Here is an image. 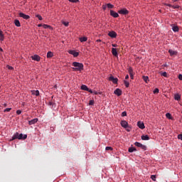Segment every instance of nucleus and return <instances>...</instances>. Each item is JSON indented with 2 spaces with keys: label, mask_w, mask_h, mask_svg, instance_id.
<instances>
[{
  "label": "nucleus",
  "mask_w": 182,
  "mask_h": 182,
  "mask_svg": "<svg viewBox=\"0 0 182 182\" xmlns=\"http://www.w3.org/2000/svg\"><path fill=\"white\" fill-rule=\"evenodd\" d=\"M72 66L74 68H72L73 72H82L85 66L83 65V63H78V62H73L72 63Z\"/></svg>",
  "instance_id": "obj_1"
},
{
  "label": "nucleus",
  "mask_w": 182,
  "mask_h": 182,
  "mask_svg": "<svg viewBox=\"0 0 182 182\" xmlns=\"http://www.w3.org/2000/svg\"><path fill=\"white\" fill-rule=\"evenodd\" d=\"M27 137H28L27 134H19L16 132L13 135L12 140H15L16 139H18V140H25L26 139Z\"/></svg>",
  "instance_id": "obj_2"
},
{
  "label": "nucleus",
  "mask_w": 182,
  "mask_h": 182,
  "mask_svg": "<svg viewBox=\"0 0 182 182\" xmlns=\"http://www.w3.org/2000/svg\"><path fill=\"white\" fill-rule=\"evenodd\" d=\"M134 145L136 146V147H139L140 149H141L142 150H147V146H146V145H143L140 142H135L134 143Z\"/></svg>",
  "instance_id": "obj_3"
},
{
  "label": "nucleus",
  "mask_w": 182,
  "mask_h": 182,
  "mask_svg": "<svg viewBox=\"0 0 182 182\" xmlns=\"http://www.w3.org/2000/svg\"><path fill=\"white\" fill-rule=\"evenodd\" d=\"M136 125L138 126V127L139 129H141V130L146 129V126H144V122H141V121H139L136 124Z\"/></svg>",
  "instance_id": "obj_4"
},
{
  "label": "nucleus",
  "mask_w": 182,
  "mask_h": 182,
  "mask_svg": "<svg viewBox=\"0 0 182 182\" xmlns=\"http://www.w3.org/2000/svg\"><path fill=\"white\" fill-rule=\"evenodd\" d=\"M108 36L114 38L117 37V33H116V31H112L108 33Z\"/></svg>",
  "instance_id": "obj_5"
},
{
  "label": "nucleus",
  "mask_w": 182,
  "mask_h": 182,
  "mask_svg": "<svg viewBox=\"0 0 182 182\" xmlns=\"http://www.w3.org/2000/svg\"><path fill=\"white\" fill-rule=\"evenodd\" d=\"M109 80L112 82V83H114V85H117V82H119V79L114 78V77H113V75H111L109 77Z\"/></svg>",
  "instance_id": "obj_6"
},
{
  "label": "nucleus",
  "mask_w": 182,
  "mask_h": 182,
  "mask_svg": "<svg viewBox=\"0 0 182 182\" xmlns=\"http://www.w3.org/2000/svg\"><path fill=\"white\" fill-rule=\"evenodd\" d=\"M68 53H70V55H73L74 58H77V56H79V53L76 50H70L68 51Z\"/></svg>",
  "instance_id": "obj_7"
},
{
  "label": "nucleus",
  "mask_w": 182,
  "mask_h": 182,
  "mask_svg": "<svg viewBox=\"0 0 182 182\" xmlns=\"http://www.w3.org/2000/svg\"><path fill=\"white\" fill-rule=\"evenodd\" d=\"M31 59L32 60H36V62H41V56L36 54H35L34 55H32Z\"/></svg>",
  "instance_id": "obj_8"
},
{
  "label": "nucleus",
  "mask_w": 182,
  "mask_h": 182,
  "mask_svg": "<svg viewBox=\"0 0 182 182\" xmlns=\"http://www.w3.org/2000/svg\"><path fill=\"white\" fill-rule=\"evenodd\" d=\"M121 15H127L129 14V10L126 9H122L118 11Z\"/></svg>",
  "instance_id": "obj_9"
},
{
  "label": "nucleus",
  "mask_w": 182,
  "mask_h": 182,
  "mask_svg": "<svg viewBox=\"0 0 182 182\" xmlns=\"http://www.w3.org/2000/svg\"><path fill=\"white\" fill-rule=\"evenodd\" d=\"M121 126L124 129H127V127L129 126V123L126 120H122V121H121Z\"/></svg>",
  "instance_id": "obj_10"
},
{
  "label": "nucleus",
  "mask_w": 182,
  "mask_h": 182,
  "mask_svg": "<svg viewBox=\"0 0 182 182\" xmlns=\"http://www.w3.org/2000/svg\"><path fill=\"white\" fill-rule=\"evenodd\" d=\"M110 16L113 18H119V14L113 10H110Z\"/></svg>",
  "instance_id": "obj_11"
},
{
  "label": "nucleus",
  "mask_w": 182,
  "mask_h": 182,
  "mask_svg": "<svg viewBox=\"0 0 182 182\" xmlns=\"http://www.w3.org/2000/svg\"><path fill=\"white\" fill-rule=\"evenodd\" d=\"M38 120L39 119L38 118H34V119L28 121L29 126H32V124H35L38 123Z\"/></svg>",
  "instance_id": "obj_12"
},
{
  "label": "nucleus",
  "mask_w": 182,
  "mask_h": 182,
  "mask_svg": "<svg viewBox=\"0 0 182 182\" xmlns=\"http://www.w3.org/2000/svg\"><path fill=\"white\" fill-rule=\"evenodd\" d=\"M19 16L20 18H23V19H29L31 18V16H29V15H26L23 13H19Z\"/></svg>",
  "instance_id": "obj_13"
},
{
  "label": "nucleus",
  "mask_w": 182,
  "mask_h": 182,
  "mask_svg": "<svg viewBox=\"0 0 182 182\" xmlns=\"http://www.w3.org/2000/svg\"><path fill=\"white\" fill-rule=\"evenodd\" d=\"M114 95H116L117 96H122V90L117 88L114 91Z\"/></svg>",
  "instance_id": "obj_14"
},
{
  "label": "nucleus",
  "mask_w": 182,
  "mask_h": 182,
  "mask_svg": "<svg viewBox=\"0 0 182 182\" xmlns=\"http://www.w3.org/2000/svg\"><path fill=\"white\" fill-rule=\"evenodd\" d=\"M33 96H39V90H31Z\"/></svg>",
  "instance_id": "obj_15"
},
{
  "label": "nucleus",
  "mask_w": 182,
  "mask_h": 182,
  "mask_svg": "<svg viewBox=\"0 0 182 182\" xmlns=\"http://www.w3.org/2000/svg\"><path fill=\"white\" fill-rule=\"evenodd\" d=\"M174 99H175L176 100L179 101V100H181V95H180V94H175V95H174Z\"/></svg>",
  "instance_id": "obj_16"
},
{
  "label": "nucleus",
  "mask_w": 182,
  "mask_h": 182,
  "mask_svg": "<svg viewBox=\"0 0 182 182\" xmlns=\"http://www.w3.org/2000/svg\"><path fill=\"white\" fill-rule=\"evenodd\" d=\"M112 53L113 56H117V49L114 48H112Z\"/></svg>",
  "instance_id": "obj_17"
},
{
  "label": "nucleus",
  "mask_w": 182,
  "mask_h": 182,
  "mask_svg": "<svg viewBox=\"0 0 182 182\" xmlns=\"http://www.w3.org/2000/svg\"><path fill=\"white\" fill-rule=\"evenodd\" d=\"M81 90H85L86 92H87V90H89V87H87V85H82Z\"/></svg>",
  "instance_id": "obj_18"
},
{
  "label": "nucleus",
  "mask_w": 182,
  "mask_h": 182,
  "mask_svg": "<svg viewBox=\"0 0 182 182\" xmlns=\"http://www.w3.org/2000/svg\"><path fill=\"white\" fill-rule=\"evenodd\" d=\"M141 139V140H150V136L149 135H142Z\"/></svg>",
  "instance_id": "obj_19"
},
{
  "label": "nucleus",
  "mask_w": 182,
  "mask_h": 182,
  "mask_svg": "<svg viewBox=\"0 0 182 182\" xmlns=\"http://www.w3.org/2000/svg\"><path fill=\"white\" fill-rule=\"evenodd\" d=\"M47 58L49 59L50 58H53V53L52 51H48L47 53Z\"/></svg>",
  "instance_id": "obj_20"
},
{
  "label": "nucleus",
  "mask_w": 182,
  "mask_h": 182,
  "mask_svg": "<svg viewBox=\"0 0 182 182\" xmlns=\"http://www.w3.org/2000/svg\"><path fill=\"white\" fill-rule=\"evenodd\" d=\"M168 53H170L171 56H174V55H177V51L169 50Z\"/></svg>",
  "instance_id": "obj_21"
},
{
  "label": "nucleus",
  "mask_w": 182,
  "mask_h": 182,
  "mask_svg": "<svg viewBox=\"0 0 182 182\" xmlns=\"http://www.w3.org/2000/svg\"><path fill=\"white\" fill-rule=\"evenodd\" d=\"M166 117L168 119V120H173V116L168 112L166 114Z\"/></svg>",
  "instance_id": "obj_22"
},
{
  "label": "nucleus",
  "mask_w": 182,
  "mask_h": 182,
  "mask_svg": "<svg viewBox=\"0 0 182 182\" xmlns=\"http://www.w3.org/2000/svg\"><path fill=\"white\" fill-rule=\"evenodd\" d=\"M129 153H133V151H137V149L134 147H130L128 149Z\"/></svg>",
  "instance_id": "obj_23"
},
{
  "label": "nucleus",
  "mask_w": 182,
  "mask_h": 182,
  "mask_svg": "<svg viewBox=\"0 0 182 182\" xmlns=\"http://www.w3.org/2000/svg\"><path fill=\"white\" fill-rule=\"evenodd\" d=\"M14 24L18 27H21V22L19 21V20H15L14 21Z\"/></svg>",
  "instance_id": "obj_24"
},
{
  "label": "nucleus",
  "mask_w": 182,
  "mask_h": 182,
  "mask_svg": "<svg viewBox=\"0 0 182 182\" xmlns=\"http://www.w3.org/2000/svg\"><path fill=\"white\" fill-rule=\"evenodd\" d=\"M79 41L80 42H86L87 41V37H80Z\"/></svg>",
  "instance_id": "obj_25"
},
{
  "label": "nucleus",
  "mask_w": 182,
  "mask_h": 182,
  "mask_svg": "<svg viewBox=\"0 0 182 182\" xmlns=\"http://www.w3.org/2000/svg\"><path fill=\"white\" fill-rule=\"evenodd\" d=\"M172 30L173 31V32H178V31H179L178 26H173L172 27Z\"/></svg>",
  "instance_id": "obj_26"
},
{
  "label": "nucleus",
  "mask_w": 182,
  "mask_h": 182,
  "mask_svg": "<svg viewBox=\"0 0 182 182\" xmlns=\"http://www.w3.org/2000/svg\"><path fill=\"white\" fill-rule=\"evenodd\" d=\"M107 8H108L109 9H113V8H114V6H113V4H107Z\"/></svg>",
  "instance_id": "obj_27"
},
{
  "label": "nucleus",
  "mask_w": 182,
  "mask_h": 182,
  "mask_svg": "<svg viewBox=\"0 0 182 182\" xmlns=\"http://www.w3.org/2000/svg\"><path fill=\"white\" fill-rule=\"evenodd\" d=\"M142 79L145 81L146 83H149V76H143Z\"/></svg>",
  "instance_id": "obj_28"
},
{
  "label": "nucleus",
  "mask_w": 182,
  "mask_h": 182,
  "mask_svg": "<svg viewBox=\"0 0 182 182\" xmlns=\"http://www.w3.org/2000/svg\"><path fill=\"white\" fill-rule=\"evenodd\" d=\"M124 83L126 87H129V86H130V83L126 80H124Z\"/></svg>",
  "instance_id": "obj_29"
},
{
  "label": "nucleus",
  "mask_w": 182,
  "mask_h": 182,
  "mask_svg": "<svg viewBox=\"0 0 182 182\" xmlns=\"http://www.w3.org/2000/svg\"><path fill=\"white\" fill-rule=\"evenodd\" d=\"M61 23H63V25H64V26H69V21H62Z\"/></svg>",
  "instance_id": "obj_30"
},
{
  "label": "nucleus",
  "mask_w": 182,
  "mask_h": 182,
  "mask_svg": "<svg viewBox=\"0 0 182 182\" xmlns=\"http://www.w3.org/2000/svg\"><path fill=\"white\" fill-rule=\"evenodd\" d=\"M128 72H129V75L133 74V68H132V67H129V68H128Z\"/></svg>",
  "instance_id": "obj_31"
},
{
  "label": "nucleus",
  "mask_w": 182,
  "mask_h": 182,
  "mask_svg": "<svg viewBox=\"0 0 182 182\" xmlns=\"http://www.w3.org/2000/svg\"><path fill=\"white\" fill-rule=\"evenodd\" d=\"M43 28L44 29H48V28H51L50 26L48 25V24H43Z\"/></svg>",
  "instance_id": "obj_32"
},
{
  "label": "nucleus",
  "mask_w": 182,
  "mask_h": 182,
  "mask_svg": "<svg viewBox=\"0 0 182 182\" xmlns=\"http://www.w3.org/2000/svg\"><path fill=\"white\" fill-rule=\"evenodd\" d=\"M105 150H107V151L110 150L111 151H113V148L112 146H107L105 148Z\"/></svg>",
  "instance_id": "obj_33"
},
{
  "label": "nucleus",
  "mask_w": 182,
  "mask_h": 182,
  "mask_svg": "<svg viewBox=\"0 0 182 182\" xmlns=\"http://www.w3.org/2000/svg\"><path fill=\"white\" fill-rule=\"evenodd\" d=\"M161 76H164V77H167V73L166 72L161 73Z\"/></svg>",
  "instance_id": "obj_34"
},
{
  "label": "nucleus",
  "mask_w": 182,
  "mask_h": 182,
  "mask_svg": "<svg viewBox=\"0 0 182 182\" xmlns=\"http://www.w3.org/2000/svg\"><path fill=\"white\" fill-rule=\"evenodd\" d=\"M11 110H12V108H6V109L4 110V113H6V112H11Z\"/></svg>",
  "instance_id": "obj_35"
},
{
  "label": "nucleus",
  "mask_w": 182,
  "mask_h": 182,
  "mask_svg": "<svg viewBox=\"0 0 182 182\" xmlns=\"http://www.w3.org/2000/svg\"><path fill=\"white\" fill-rule=\"evenodd\" d=\"M36 16V18H38V19L39 21H42V19H43L42 16H41V15H39V14H37Z\"/></svg>",
  "instance_id": "obj_36"
},
{
  "label": "nucleus",
  "mask_w": 182,
  "mask_h": 182,
  "mask_svg": "<svg viewBox=\"0 0 182 182\" xmlns=\"http://www.w3.org/2000/svg\"><path fill=\"white\" fill-rule=\"evenodd\" d=\"M151 178L153 181H156V175H151Z\"/></svg>",
  "instance_id": "obj_37"
},
{
  "label": "nucleus",
  "mask_w": 182,
  "mask_h": 182,
  "mask_svg": "<svg viewBox=\"0 0 182 182\" xmlns=\"http://www.w3.org/2000/svg\"><path fill=\"white\" fill-rule=\"evenodd\" d=\"M69 2H72L73 4H77V2H79V0H68Z\"/></svg>",
  "instance_id": "obj_38"
},
{
  "label": "nucleus",
  "mask_w": 182,
  "mask_h": 182,
  "mask_svg": "<svg viewBox=\"0 0 182 182\" xmlns=\"http://www.w3.org/2000/svg\"><path fill=\"white\" fill-rule=\"evenodd\" d=\"M159 88H155L154 90L153 91L154 95H156V93H159Z\"/></svg>",
  "instance_id": "obj_39"
},
{
  "label": "nucleus",
  "mask_w": 182,
  "mask_h": 182,
  "mask_svg": "<svg viewBox=\"0 0 182 182\" xmlns=\"http://www.w3.org/2000/svg\"><path fill=\"white\" fill-rule=\"evenodd\" d=\"M89 105L90 106H93V105H95V101L92 100H90Z\"/></svg>",
  "instance_id": "obj_40"
},
{
  "label": "nucleus",
  "mask_w": 182,
  "mask_h": 182,
  "mask_svg": "<svg viewBox=\"0 0 182 182\" xmlns=\"http://www.w3.org/2000/svg\"><path fill=\"white\" fill-rule=\"evenodd\" d=\"M172 8H173V9H178V8H180V6H178V5H176V6L172 5Z\"/></svg>",
  "instance_id": "obj_41"
},
{
  "label": "nucleus",
  "mask_w": 182,
  "mask_h": 182,
  "mask_svg": "<svg viewBox=\"0 0 182 182\" xmlns=\"http://www.w3.org/2000/svg\"><path fill=\"white\" fill-rule=\"evenodd\" d=\"M126 116H127V112H126V111H124V112L122 113V117H126Z\"/></svg>",
  "instance_id": "obj_42"
},
{
  "label": "nucleus",
  "mask_w": 182,
  "mask_h": 182,
  "mask_svg": "<svg viewBox=\"0 0 182 182\" xmlns=\"http://www.w3.org/2000/svg\"><path fill=\"white\" fill-rule=\"evenodd\" d=\"M125 129H126L127 132H132V127H129V125H128V127H127V128H125Z\"/></svg>",
  "instance_id": "obj_43"
},
{
  "label": "nucleus",
  "mask_w": 182,
  "mask_h": 182,
  "mask_svg": "<svg viewBox=\"0 0 182 182\" xmlns=\"http://www.w3.org/2000/svg\"><path fill=\"white\" fill-rule=\"evenodd\" d=\"M165 6H169V8H172L173 5L170 4H167V3H165L164 4Z\"/></svg>",
  "instance_id": "obj_44"
},
{
  "label": "nucleus",
  "mask_w": 182,
  "mask_h": 182,
  "mask_svg": "<svg viewBox=\"0 0 182 182\" xmlns=\"http://www.w3.org/2000/svg\"><path fill=\"white\" fill-rule=\"evenodd\" d=\"M6 68H7L8 69H9V70H14V67H12V66L7 65Z\"/></svg>",
  "instance_id": "obj_45"
},
{
  "label": "nucleus",
  "mask_w": 182,
  "mask_h": 182,
  "mask_svg": "<svg viewBox=\"0 0 182 182\" xmlns=\"http://www.w3.org/2000/svg\"><path fill=\"white\" fill-rule=\"evenodd\" d=\"M21 113H22V110H21V109H18L16 111V114H18V115L21 114Z\"/></svg>",
  "instance_id": "obj_46"
},
{
  "label": "nucleus",
  "mask_w": 182,
  "mask_h": 182,
  "mask_svg": "<svg viewBox=\"0 0 182 182\" xmlns=\"http://www.w3.org/2000/svg\"><path fill=\"white\" fill-rule=\"evenodd\" d=\"M178 140H182V134L178 135Z\"/></svg>",
  "instance_id": "obj_47"
},
{
  "label": "nucleus",
  "mask_w": 182,
  "mask_h": 182,
  "mask_svg": "<svg viewBox=\"0 0 182 182\" xmlns=\"http://www.w3.org/2000/svg\"><path fill=\"white\" fill-rule=\"evenodd\" d=\"M4 39H5V37L4 36H0V41L1 42L4 41Z\"/></svg>",
  "instance_id": "obj_48"
},
{
  "label": "nucleus",
  "mask_w": 182,
  "mask_h": 182,
  "mask_svg": "<svg viewBox=\"0 0 182 182\" xmlns=\"http://www.w3.org/2000/svg\"><path fill=\"white\" fill-rule=\"evenodd\" d=\"M129 75H130V78L131 79H132V80L134 79V74H133V73L132 74H129Z\"/></svg>",
  "instance_id": "obj_49"
},
{
  "label": "nucleus",
  "mask_w": 182,
  "mask_h": 182,
  "mask_svg": "<svg viewBox=\"0 0 182 182\" xmlns=\"http://www.w3.org/2000/svg\"><path fill=\"white\" fill-rule=\"evenodd\" d=\"M106 8H107V5H103V6H102V9H103L104 11H106Z\"/></svg>",
  "instance_id": "obj_50"
},
{
  "label": "nucleus",
  "mask_w": 182,
  "mask_h": 182,
  "mask_svg": "<svg viewBox=\"0 0 182 182\" xmlns=\"http://www.w3.org/2000/svg\"><path fill=\"white\" fill-rule=\"evenodd\" d=\"M87 92H89V93H93V90H92V89H89L88 90H87Z\"/></svg>",
  "instance_id": "obj_51"
},
{
  "label": "nucleus",
  "mask_w": 182,
  "mask_h": 182,
  "mask_svg": "<svg viewBox=\"0 0 182 182\" xmlns=\"http://www.w3.org/2000/svg\"><path fill=\"white\" fill-rule=\"evenodd\" d=\"M93 95H99V92L97 91H92Z\"/></svg>",
  "instance_id": "obj_52"
},
{
  "label": "nucleus",
  "mask_w": 182,
  "mask_h": 182,
  "mask_svg": "<svg viewBox=\"0 0 182 182\" xmlns=\"http://www.w3.org/2000/svg\"><path fill=\"white\" fill-rule=\"evenodd\" d=\"M4 36V32L2 31V30H0V36Z\"/></svg>",
  "instance_id": "obj_53"
},
{
  "label": "nucleus",
  "mask_w": 182,
  "mask_h": 182,
  "mask_svg": "<svg viewBox=\"0 0 182 182\" xmlns=\"http://www.w3.org/2000/svg\"><path fill=\"white\" fill-rule=\"evenodd\" d=\"M178 79H179V80H182V75L181 74H180L178 75Z\"/></svg>",
  "instance_id": "obj_54"
},
{
  "label": "nucleus",
  "mask_w": 182,
  "mask_h": 182,
  "mask_svg": "<svg viewBox=\"0 0 182 182\" xmlns=\"http://www.w3.org/2000/svg\"><path fill=\"white\" fill-rule=\"evenodd\" d=\"M41 26H43V24H38V28H41Z\"/></svg>",
  "instance_id": "obj_55"
},
{
  "label": "nucleus",
  "mask_w": 182,
  "mask_h": 182,
  "mask_svg": "<svg viewBox=\"0 0 182 182\" xmlns=\"http://www.w3.org/2000/svg\"><path fill=\"white\" fill-rule=\"evenodd\" d=\"M125 79H126V80L129 79V75H127L125 76Z\"/></svg>",
  "instance_id": "obj_56"
},
{
  "label": "nucleus",
  "mask_w": 182,
  "mask_h": 182,
  "mask_svg": "<svg viewBox=\"0 0 182 182\" xmlns=\"http://www.w3.org/2000/svg\"><path fill=\"white\" fill-rule=\"evenodd\" d=\"M0 52H4V49H2V48L0 47Z\"/></svg>",
  "instance_id": "obj_57"
},
{
  "label": "nucleus",
  "mask_w": 182,
  "mask_h": 182,
  "mask_svg": "<svg viewBox=\"0 0 182 182\" xmlns=\"http://www.w3.org/2000/svg\"><path fill=\"white\" fill-rule=\"evenodd\" d=\"M96 42H102V40L98 39V40L96 41Z\"/></svg>",
  "instance_id": "obj_58"
},
{
  "label": "nucleus",
  "mask_w": 182,
  "mask_h": 182,
  "mask_svg": "<svg viewBox=\"0 0 182 182\" xmlns=\"http://www.w3.org/2000/svg\"><path fill=\"white\" fill-rule=\"evenodd\" d=\"M112 46H113V48H116V44H112Z\"/></svg>",
  "instance_id": "obj_59"
},
{
  "label": "nucleus",
  "mask_w": 182,
  "mask_h": 182,
  "mask_svg": "<svg viewBox=\"0 0 182 182\" xmlns=\"http://www.w3.org/2000/svg\"><path fill=\"white\" fill-rule=\"evenodd\" d=\"M54 87H55V89H58V85H55L54 86Z\"/></svg>",
  "instance_id": "obj_60"
},
{
  "label": "nucleus",
  "mask_w": 182,
  "mask_h": 182,
  "mask_svg": "<svg viewBox=\"0 0 182 182\" xmlns=\"http://www.w3.org/2000/svg\"><path fill=\"white\" fill-rule=\"evenodd\" d=\"M173 2H177V0L173 1Z\"/></svg>",
  "instance_id": "obj_61"
}]
</instances>
